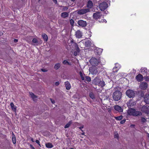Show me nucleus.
<instances>
[{
  "label": "nucleus",
  "instance_id": "obj_54",
  "mask_svg": "<svg viewBox=\"0 0 149 149\" xmlns=\"http://www.w3.org/2000/svg\"><path fill=\"white\" fill-rule=\"evenodd\" d=\"M130 126L132 127H134V125H131Z\"/></svg>",
  "mask_w": 149,
  "mask_h": 149
},
{
  "label": "nucleus",
  "instance_id": "obj_39",
  "mask_svg": "<svg viewBox=\"0 0 149 149\" xmlns=\"http://www.w3.org/2000/svg\"><path fill=\"white\" fill-rule=\"evenodd\" d=\"M70 23L71 25L73 26L74 24V21L72 19H70Z\"/></svg>",
  "mask_w": 149,
  "mask_h": 149
},
{
  "label": "nucleus",
  "instance_id": "obj_53",
  "mask_svg": "<svg viewBox=\"0 0 149 149\" xmlns=\"http://www.w3.org/2000/svg\"><path fill=\"white\" fill-rule=\"evenodd\" d=\"M83 128V126H81V127H79V128L81 130L82 128Z\"/></svg>",
  "mask_w": 149,
  "mask_h": 149
},
{
  "label": "nucleus",
  "instance_id": "obj_37",
  "mask_svg": "<svg viewBox=\"0 0 149 149\" xmlns=\"http://www.w3.org/2000/svg\"><path fill=\"white\" fill-rule=\"evenodd\" d=\"M32 42L33 43H35L36 44H37L38 43V41L37 39L36 38H34L32 40Z\"/></svg>",
  "mask_w": 149,
  "mask_h": 149
},
{
  "label": "nucleus",
  "instance_id": "obj_3",
  "mask_svg": "<svg viewBox=\"0 0 149 149\" xmlns=\"http://www.w3.org/2000/svg\"><path fill=\"white\" fill-rule=\"evenodd\" d=\"M93 83L96 85H97L101 87L104 86V82L103 81H101L98 77H96L93 81Z\"/></svg>",
  "mask_w": 149,
  "mask_h": 149
},
{
  "label": "nucleus",
  "instance_id": "obj_52",
  "mask_svg": "<svg viewBox=\"0 0 149 149\" xmlns=\"http://www.w3.org/2000/svg\"><path fill=\"white\" fill-rule=\"evenodd\" d=\"M101 21L102 22H107V21H106V20L105 19H103V21Z\"/></svg>",
  "mask_w": 149,
  "mask_h": 149
},
{
  "label": "nucleus",
  "instance_id": "obj_57",
  "mask_svg": "<svg viewBox=\"0 0 149 149\" xmlns=\"http://www.w3.org/2000/svg\"><path fill=\"white\" fill-rule=\"evenodd\" d=\"M71 42H72V43H73V41H72V40H71Z\"/></svg>",
  "mask_w": 149,
  "mask_h": 149
},
{
  "label": "nucleus",
  "instance_id": "obj_17",
  "mask_svg": "<svg viewBox=\"0 0 149 149\" xmlns=\"http://www.w3.org/2000/svg\"><path fill=\"white\" fill-rule=\"evenodd\" d=\"M145 102L147 104H149V94L146 95L144 98Z\"/></svg>",
  "mask_w": 149,
  "mask_h": 149
},
{
  "label": "nucleus",
  "instance_id": "obj_1",
  "mask_svg": "<svg viewBox=\"0 0 149 149\" xmlns=\"http://www.w3.org/2000/svg\"><path fill=\"white\" fill-rule=\"evenodd\" d=\"M127 114L128 115L137 116L141 115L142 113L140 111H136L134 109L130 108L127 110Z\"/></svg>",
  "mask_w": 149,
  "mask_h": 149
},
{
  "label": "nucleus",
  "instance_id": "obj_42",
  "mask_svg": "<svg viewBox=\"0 0 149 149\" xmlns=\"http://www.w3.org/2000/svg\"><path fill=\"white\" fill-rule=\"evenodd\" d=\"M125 122V120H121L120 122V123L121 124H123Z\"/></svg>",
  "mask_w": 149,
  "mask_h": 149
},
{
  "label": "nucleus",
  "instance_id": "obj_40",
  "mask_svg": "<svg viewBox=\"0 0 149 149\" xmlns=\"http://www.w3.org/2000/svg\"><path fill=\"white\" fill-rule=\"evenodd\" d=\"M141 121L143 123H145L146 121V119L144 118H141Z\"/></svg>",
  "mask_w": 149,
  "mask_h": 149
},
{
  "label": "nucleus",
  "instance_id": "obj_7",
  "mask_svg": "<svg viewBox=\"0 0 149 149\" xmlns=\"http://www.w3.org/2000/svg\"><path fill=\"white\" fill-rule=\"evenodd\" d=\"M108 7L107 4L105 2L100 3L99 5V8L101 11H104Z\"/></svg>",
  "mask_w": 149,
  "mask_h": 149
},
{
  "label": "nucleus",
  "instance_id": "obj_2",
  "mask_svg": "<svg viewBox=\"0 0 149 149\" xmlns=\"http://www.w3.org/2000/svg\"><path fill=\"white\" fill-rule=\"evenodd\" d=\"M121 93L120 91H116L113 93L112 97L115 101H118L121 99Z\"/></svg>",
  "mask_w": 149,
  "mask_h": 149
},
{
  "label": "nucleus",
  "instance_id": "obj_23",
  "mask_svg": "<svg viewBox=\"0 0 149 149\" xmlns=\"http://www.w3.org/2000/svg\"><path fill=\"white\" fill-rule=\"evenodd\" d=\"M10 106L12 110L13 111L16 112V107L15 106L13 103V102H11L10 103Z\"/></svg>",
  "mask_w": 149,
  "mask_h": 149
},
{
  "label": "nucleus",
  "instance_id": "obj_4",
  "mask_svg": "<svg viewBox=\"0 0 149 149\" xmlns=\"http://www.w3.org/2000/svg\"><path fill=\"white\" fill-rule=\"evenodd\" d=\"M100 68V67H99L92 66L89 68V71L90 73L92 74H95L99 72Z\"/></svg>",
  "mask_w": 149,
  "mask_h": 149
},
{
  "label": "nucleus",
  "instance_id": "obj_18",
  "mask_svg": "<svg viewBox=\"0 0 149 149\" xmlns=\"http://www.w3.org/2000/svg\"><path fill=\"white\" fill-rule=\"evenodd\" d=\"M90 39H86L84 40V42H85V45L86 47L90 46L91 43V42L90 41Z\"/></svg>",
  "mask_w": 149,
  "mask_h": 149
},
{
  "label": "nucleus",
  "instance_id": "obj_19",
  "mask_svg": "<svg viewBox=\"0 0 149 149\" xmlns=\"http://www.w3.org/2000/svg\"><path fill=\"white\" fill-rule=\"evenodd\" d=\"M31 97V98L33 99V101H36L38 99L37 97L34 95L32 93V92H29V93Z\"/></svg>",
  "mask_w": 149,
  "mask_h": 149
},
{
  "label": "nucleus",
  "instance_id": "obj_27",
  "mask_svg": "<svg viewBox=\"0 0 149 149\" xmlns=\"http://www.w3.org/2000/svg\"><path fill=\"white\" fill-rule=\"evenodd\" d=\"M60 67V63H57L54 66V69L56 70H57Z\"/></svg>",
  "mask_w": 149,
  "mask_h": 149
},
{
  "label": "nucleus",
  "instance_id": "obj_29",
  "mask_svg": "<svg viewBox=\"0 0 149 149\" xmlns=\"http://www.w3.org/2000/svg\"><path fill=\"white\" fill-rule=\"evenodd\" d=\"M42 37L45 41H47L48 39V37L45 34H42Z\"/></svg>",
  "mask_w": 149,
  "mask_h": 149
},
{
  "label": "nucleus",
  "instance_id": "obj_58",
  "mask_svg": "<svg viewBox=\"0 0 149 149\" xmlns=\"http://www.w3.org/2000/svg\"><path fill=\"white\" fill-rule=\"evenodd\" d=\"M72 1H74L75 0H71Z\"/></svg>",
  "mask_w": 149,
  "mask_h": 149
},
{
  "label": "nucleus",
  "instance_id": "obj_8",
  "mask_svg": "<svg viewBox=\"0 0 149 149\" xmlns=\"http://www.w3.org/2000/svg\"><path fill=\"white\" fill-rule=\"evenodd\" d=\"M141 111L145 113L148 114L149 113V108L147 106H143L141 109Z\"/></svg>",
  "mask_w": 149,
  "mask_h": 149
},
{
  "label": "nucleus",
  "instance_id": "obj_46",
  "mask_svg": "<svg viewBox=\"0 0 149 149\" xmlns=\"http://www.w3.org/2000/svg\"><path fill=\"white\" fill-rule=\"evenodd\" d=\"M50 100L52 104H54L55 103V101L54 100L50 99Z\"/></svg>",
  "mask_w": 149,
  "mask_h": 149
},
{
  "label": "nucleus",
  "instance_id": "obj_30",
  "mask_svg": "<svg viewBox=\"0 0 149 149\" xmlns=\"http://www.w3.org/2000/svg\"><path fill=\"white\" fill-rule=\"evenodd\" d=\"M72 122L71 121H69L65 126V128H66L69 127L71 124H72Z\"/></svg>",
  "mask_w": 149,
  "mask_h": 149
},
{
  "label": "nucleus",
  "instance_id": "obj_41",
  "mask_svg": "<svg viewBox=\"0 0 149 149\" xmlns=\"http://www.w3.org/2000/svg\"><path fill=\"white\" fill-rule=\"evenodd\" d=\"M68 9V8L67 7L64 6L63 7V11L66 10Z\"/></svg>",
  "mask_w": 149,
  "mask_h": 149
},
{
  "label": "nucleus",
  "instance_id": "obj_20",
  "mask_svg": "<svg viewBox=\"0 0 149 149\" xmlns=\"http://www.w3.org/2000/svg\"><path fill=\"white\" fill-rule=\"evenodd\" d=\"M147 71V69L146 68H142L141 69V72L143 74H146Z\"/></svg>",
  "mask_w": 149,
  "mask_h": 149
},
{
  "label": "nucleus",
  "instance_id": "obj_35",
  "mask_svg": "<svg viewBox=\"0 0 149 149\" xmlns=\"http://www.w3.org/2000/svg\"><path fill=\"white\" fill-rule=\"evenodd\" d=\"M89 96L92 99H94L95 98V96L92 93H91L89 94Z\"/></svg>",
  "mask_w": 149,
  "mask_h": 149
},
{
  "label": "nucleus",
  "instance_id": "obj_15",
  "mask_svg": "<svg viewBox=\"0 0 149 149\" xmlns=\"http://www.w3.org/2000/svg\"><path fill=\"white\" fill-rule=\"evenodd\" d=\"M135 102L132 100H130L127 102V106L129 107H132L135 104Z\"/></svg>",
  "mask_w": 149,
  "mask_h": 149
},
{
  "label": "nucleus",
  "instance_id": "obj_26",
  "mask_svg": "<svg viewBox=\"0 0 149 149\" xmlns=\"http://www.w3.org/2000/svg\"><path fill=\"white\" fill-rule=\"evenodd\" d=\"M93 6V4L92 2L89 1L88 2V4H87V7L89 8H91Z\"/></svg>",
  "mask_w": 149,
  "mask_h": 149
},
{
  "label": "nucleus",
  "instance_id": "obj_49",
  "mask_svg": "<svg viewBox=\"0 0 149 149\" xmlns=\"http://www.w3.org/2000/svg\"><path fill=\"white\" fill-rule=\"evenodd\" d=\"M14 41L15 42H17L18 41V40L17 39H14Z\"/></svg>",
  "mask_w": 149,
  "mask_h": 149
},
{
  "label": "nucleus",
  "instance_id": "obj_48",
  "mask_svg": "<svg viewBox=\"0 0 149 149\" xmlns=\"http://www.w3.org/2000/svg\"><path fill=\"white\" fill-rule=\"evenodd\" d=\"M55 85L56 86H58L59 84V83L58 82H56L55 83Z\"/></svg>",
  "mask_w": 149,
  "mask_h": 149
},
{
  "label": "nucleus",
  "instance_id": "obj_55",
  "mask_svg": "<svg viewBox=\"0 0 149 149\" xmlns=\"http://www.w3.org/2000/svg\"><path fill=\"white\" fill-rule=\"evenodd\" d=\"M99 50H100V51L101 52H102V49H99Z\"/></svg>",
  "mask_w": 149,
  "mask_h": 149
},
{
  "label": "nucleus",
  "instance_id": "obj_43",
  "mask_svg": "<svg viewBox=\"0 0 149 149\" xmlns=\"http://www.w3.org/2000/svg\"><path fill=\"white\" fill-rule=\"evenodd\" d=\"M41 70L43 72H46L47 71V70H46L45 69H42Z\"/></svg>",
  "mask_w": 149,
  "mask_h": 149
},
{
  "label": "nucleus",
  "instance_id": "obj_13",
  "mask_svg": "<svg viewBox=\"0 0 149 149\" xmlns=\"http://www.w3.org/2000/svg\"><path fill=\"white\" fill-rule=\"evenodd\" d=\"M114 108L115 110L118 112H120L123 111V109L120 106L116 105L114 107Z\"/></svg>",
  "mask_w": 149,
  "mask_h": 149
},
{
  "label": "nucleus",
  "instance_id": "obj_47",
  "mask_svg": "<svg viewBox=\"0 0 149 149\" xmlns=\"http://www.w3.org/2000/svg\"><path fill=\"white\" fill-rule=\"evenodd\" d=\"M30 147L31 149H35V148L32 145H30Z\"/></svg>",
  "mask_w": 149,
  "mask_h": 149
},
{
  "label": "nucleus",
  "instance_id": "obj_21",
  "mask_svg": "<svg viewBox=\"0 0 149 149\" xmlns=\"http://www.w3.org/2000/svg\"><path fill=\"white\" fill-rule=\"evenodd\" d=\"M76 37L78 38H80L81 37L82 33L79 31H76L75 34Z\"/></svg>",
  "mask_w": 149,
  "mask_h": 149
},
{
  "label": "nucleus",
  "instance_id": "obj_38",
  "mask_svg": "<svg viewBox=\"0 0 149 149\" xmlns=\"http://www.w3.org/2000/svg\"><path fill=\"white\" fill-rule=\"evenodd\" d=\"M86 80L88 81H91V78L90 77L88 76H86Z\"/></svg>",
  "mask_w": 149,
  "mask_h": 149
},
{
  "label": "nucleus",
  "instance_id": "obj_14",
  "mask_svg": "<svg viewBox=\"0 0 149 149\" xmlns=\"http://www.w3.org/2000/svg\"><path fill=\"white\" fill-rule=\"evenodd\" d=\"M120 66L118 64H116L115 67L113 68V72H116L120 68Z\"/></svg>",
  "mask_w": 149,
  "mask_h": 149
},
{
  "label": "nucleus",
  "instance_id": "obj_51",
  "mask_svg": "<svg viewBox=\"0 0 149 149\" xmlns=\"http://www.w3.org/2000/svg\"><path fill=\"white\" fill-rule=\"evenodd\" d=\"M3 34V33L1 32H0V36L2 35Z\"/></svg>",
  "mask_w": 149,
  "mask_h": 149
},
{
  "label": "nucleus",
  "instance_id": "obj_22",
  "mask_svg": "<svg viewBox=\"0 0 149 149\" xmlns=\"http://www.w3.org/2000/svg\"><path fill=\"white\" fill-rule=\"evenodd\" d=\"M66 88L67 90H69L71 88V85L69 82L68 81L65 82Z\"/></svg>",
  "mask_w": 149,
  "mask_h": 149
},
{
  "label": "nucleus",
  "instance_id": "obj_28",
  "mask_svg": "<svg viewBox=\"0 0 149 149\" xmlns=\"http://www.w3.org/2000/svg\"><path fill=\"white\" fill-rule=\"evenodd\" d=\"M12 140L13 143L15 144L16 143V139L14 135H13L12 137Z\"/></svg>",
  "mask_w": 149,
  "mask_h": 149
},
{
  "label": "nucleus",
  "instance_id": "obj_25",
  "mask_svg": "<svg viewBox=\"0 0 149 149\" xmlns=\"http://www.w3.org/2000/svg\"><path fill=\"white\" fill-rule=\"evenodd\" d=\"M45 146L46 147L48 148H51L53 147L52 144L49 143H46Z\"/></svg>",
  "mask_w": 149,
  "mask_h": 149
},
{
  "label": "nucleus",
  "instance_id": "obj_6",
  "mask_svg": "<svg viewBox=\"0 0 149 149\" xmlns=\"http://www.w3.org/2000/svg\"><path fill=\"white\" fill-rule=\"evenodd\" d=\"M126 94L129 98L133 97L134 96L135 92L133 90H128L126 91Z\"/></svg>",
  "mask_w": 149,
  "mask_h": 149
},
{
  "label": "nucleus",
  "instance_id": "obj_12",
  "mask_svg": "<svg viewBox=\"0 0 149 149\" xmlns=\"http://www.w3.org/2000/svg\"><path fill=\"white\" fill-rule=\"evenodd\" d=\"M136 79L137 81L140 82L143 80V77L142 75L139 74L136 76Z\"/></svg>",
  "mask_w": 149,
  "mask_h": 149
},
{
  "label": "nucleus",
  "instance_id": "obj_33",
  "mask_svg": "<svg viewBox=\"0 0 149 149\" xmlns=\"http://www.w3.org/2000/svg\"><path fill=\"white\" fill-rule=\"evenodd\" d=\"M79 74L80 75L82 80H84V75L82 74L81 72H79Z\"/></svg>",
  "mask_w": 149,
  "mask_h": 149
},
{
  "label": "nucleus",
  "instance_id": "obj_34",
  "mask_svg": "<svg viewBox=\"0 0 149 149\" xmlns=\"http://www.w3.org/2000/svg\"><path fill=\"white\" fill-rule=\"evenodd\" d=\"M114 138L118 139V135L117 132H115L114 133Z\"/></svg>",
  "mask_w": 149,
  "mask_h": 149
},
{
  "label": "nucleus",
  "instance_id": "obj_32",
  "mask_svg": "<svg viewBox=\"0 0 149 149\" xmlns=\"http://www.w3.org/2000/svg\"><path fill=\"white\" fill-rule=\"evenodd\" d=\"M63 63L64 65H71V63L68 62L67 60H65L63 62Z\"/></svg>",
  "mask_w": 149,
  "mask_h": 149
},
{
  "label": "nucleus",
  "instance_id": "obj_45",
  "mask_svg": "<svg viewBox=\"0 0 149 149\" xmlns=\"http://www.w3.org/2000/svg\"><path fill=\"white\" fill-rule=\"evenodd\" d=\"M36 142L39 145H40V141L38 140H36Z\"/></svg>",
  "mask_w": 149,
  "mask_h": 149
},
{
  "label": "nucleus",
  "instance_id": "obj_10",
  "mask_svg": "<svg viewBox=\"0 0 149 149\" xmlns=\"http://www.w3.org/2000/svg\"><path fill=\"white\" fill-rule=\"evenodd\" d=\"M78 24L80 26L82 27H85L86 25V22L83 20H79L77 22Z\"/></svg>",
  "mask_w": 149,
  "mask_h": 149
},
{
  "label": "nucleus",
  "instance_id": "obj_56",
  "mask_svg": "<svg viewBox=\"0 0 149 149\" xmlns=\"http://www.w3.org/2000/svg\"><path fill=\"white\" fill-rule=\"evenodd\" d=\"M31 141H32V142H34V140H33V139L32 138V139H31Z\"/></svg>",
  "mask_w": 149,
  "mask_h": 149
},
{
  "label": "nucleus",
  "instance_id": "obj_36",
  "mask_svg": "<svg viewBox=\"0 0 149 149\" xmlns=\"http://www.w3.org/2000/svg\"><path fill=\"white\" fill-rule=\"evenodd\" d=\"M144 79L146 81H149V76L146 75V76L144 77Z\"/></svg>",
  "mask_w": 149,
  "mask_h": 149
},
{
  "label": "nucleus",
  "instance_id": "obj_31",
  "mask_svg": "<svg viewBox=\"0 0 149 149\" xmlns=\"http://www.w3.org/2000/svg\"><path fill=\"white\" fill-rule=\"evenodd\" d=\"M123 116H118V117H115V118L117 120H120L122 119Z\"/></svg>",
  "mask_w": 149,
  "mask_h": 149
},
{
  "label": "nucleus",
  "instance_id": "obj_24",
  "mask_svg": "<svg viewBox=\"0 0 149 149\" xmlns=\"http://www.w3.org/2000/svg\"><path fill=\"white\" fill-rule=\"evenodd\" d=\"M68 13L66 12L62 13L61 14V16L64 18L68 17Z\"/></svg>",
  "mask_w": 149,
  "mask_h": 149
},
{
  "label": "nucleus",
  "instance_id": "obj_5",
  "mask_svg": "<svg viewBox=\"0 0 149 149\" xmlns=\"http://www.w3.org/2000/svg\"><path fill=\"white\" fill-rule=\"evenodd\" d=\"M100 62L99 59H97L94 57L92 58L90 60V63L93 66H96Z\"/></svg>",
  "mask_w": 149,
  "mask_h": 149
},
{
  "label": "nucleus",
  "instance_id": "obj_59",
  "mask_svg": "<svg viewBox=\"0 0 149 149\" xmlns=\"http://www.w3.org/2000/svg\"><path fill=\"white\" fill-rule=\"evenodd\" d=\"M84 133H82V135H84Z\"/></svg>",
  "mask_w": 149,
  "mask_h": 149
},
{
  "label": "nucleus",
  "instance_id": "obj_9",
  "mask_svg": "<svg viewBox=\"0 0 149 149\" xmlns=\"http://www.w3.org/2000/svg\"><path fill=\"white\" fill-rule=\"evenodd\" d=\"M139 87L141 89L143 90H145L147 88V84L144 82H142L141 83Z\"/></svg>",
  "mask_w": 149,
  "mask_h": 149
},
{
  "label": "nucleus",
  "instance_id": "obj_16",
  "mask_svg": "<svg viewBox=\"0 0 149 149\" xmlns=\"http://www.w3.org/2000/svg\"><path fill=\"white\" fill-rule=\"evenodd\" d=\"M102 16V15L99 13H95L93 15V17L94 18L98 19L100 18Z\"/></svg>",
  "mask_w": 149,
  "mask_h": 149
},
{
  "label": "nucleus",
  "instance_id": "obj_44",
  "mask_svg": "<svg viewBox=\"0 0 149 149\" xmlns=\"http://www.w3.org/2000/svg\"><path fill=\"white\" fill-rule=\"evenodd\" d=\"M77 54H78V52H77V51H75V52H74V55L75 56H76L77 55Z\"/></svg>",
  "mask_w": 149,
  "mask_h": 149
},
{
  "label": "nucleus",
  "instance_id": "obj_50",
  "mask_svg": "<svg viewBox=\"0 0 149 149\" xmlns=\"http://www.w3.org/2000/svg\"><path fill=\"white\" fill-rule=\"evenodd\" d=\"M53 2L55 3H56L57 2V1H56V0H53Z\"/></svg>",
  "mask_w": 149,
  "mask_h": 149
},
{
  "label": "nucleus",
  "instance_id": "obj_60",
  "mask_svg": "<svg viewBox=\"0 0 149 149\" xmlns=\"http://www.w3.org/2000/svg\"><path fill=\"white\" fill-rule=\"evenodd\" d=\"M70 149H74L73 148H71Z\"/></svg>",
  "mask_w": 149,
  "mask_h": 149
},
{
  "label": "nucleus",
  "instance_id": "obj_11",
  "mask_svg": "<svg viewBox=\"0 0 149 149\" xmlns=\"http://www.w3.org/2000/svg\"><path fill=\"white\" fill-rule=\"evenodd\" d=\"M89 11V9H82L79 10L78 11V13L79 14L81 15L86 13Z\"/></svg>",
  "mask_w": 149,
  "mask_h": 149
}]
</instances>
